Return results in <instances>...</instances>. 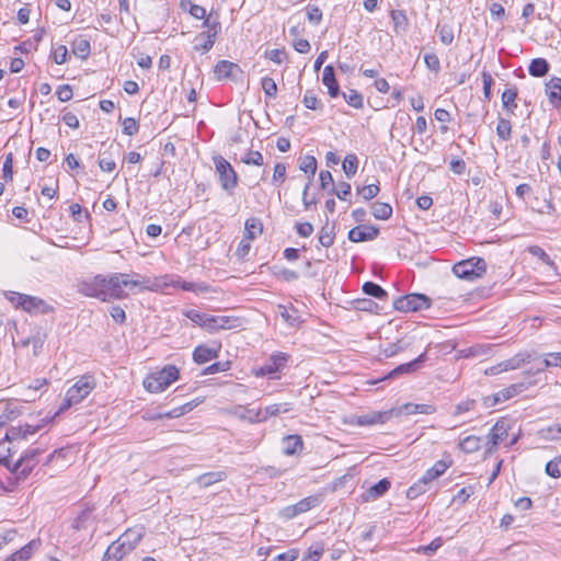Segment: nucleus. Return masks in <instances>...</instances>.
Listing matches in <instances>:
<instances>
[{
  "mask_svg": "<svg viewBox=\"0 0 561 561\" xmlns=\"http://www.w3.org/2000/svg\"><path fill=\"white\" fill-rule=\"evenodd\" d=\"M410 345L411 343L409 341L400 339L394 343H389L385 348H382V354L386 357L390 358L398 355L401 352H404L405 350L409 348Z\"/></svg>",
  "mask_w": 561,
  "mask_h": 561,
  "instance_id": "36",
  "label": "nucleus"
},
{
  "mask_svg": "<svg viewBox=\"0 0 561 561\" xmlns=\"http://www.w3.org/2000/svg\"><path fill=\"white\" fill-rule=\"evenodd\" d=\"M390 486H391V483L387 478L381 479L377 483H375L374 485H371L369 488L367 493L364 495V499L366 501L377 500V499L381 497L386 492H388Z\"/></svg>",
  "mask_w": 561,
  "mask_h": 561,
  "instance_id": "27",
  "label": "nucleus"
},
{
  "mask_svg": "<svg viewBox=\"0 0 561 561\" xmlns=\"http://www.w3.org/2000/svg\"><path fill=\"white\" fill-rule=\"evenodd\" d=\"M546 93L553 106L561 107V78H551L546 83Z\"/></svg>",
  "mask_w": 561,
  "mask_h": 561,
  "instance_id": "25",
  "label": "nucleus"
},
{
  "mask_svg": "<svg viewBox=\"0 0 561 561\" xmlns=\"http://www.w3.org/2000/svg\"><path fill=\"white\" fill-rule=\"evenodd\" d=\"M261 87L268 98H275L277 94V84L271 77H263L261 80Z\"/></svg>",
  "mask_w": 561,
  "mask_h": 561,
  "instance_id": "54",
  "label": "nucleus"
},
{
  "mask_svg": "<svg viewBox=\"0 0 561 561\" xmlns=\"http://www.w3.org/2000/svg\"><path fill=\"white\" fill-rule=\"evenodd\" d=\"M206 31L198 33L194 38V49L202 53L209 51L215 42L217 35L221 31V23L218 18H214L211 14L203 22L202 25Z\"/></svg>",
  "mask_w": 561,
  "mask_h": 561,
  "instance_id": "4",
  "label": "nucleus"
},
{
  "mask_svg": "<svg viewBox=\"0 0 561 561\" xmlns=\"http://www.w3.org/2000/svg\"><path fill=\"white\" fill-rule=\"evenodd\" d=\"M289 355L283 352L272 354L266 362L260 366L254 367L252 373L255 377H267L268 379H279L280 373L287 366Z\"/></svg>",
  "mask_w": 561,
  "mask_h": 561,
  "instance_id": "6",
  "label": "nucleus"
},
{
  "mask_svg": "<svg viewBox=\"0 0 561 561\" xmlns=\"http://www.w3.org/2000/svg\"><path fill=\"white\" fill-rule=\"evenodd\" d=\"M302 103L307 108H310L313 111L323 108V104L321 103V101L316 96V94L311 90L306 91L304 99H302Z\"/></svg>",
  "mask_w": 561,
  "mask_h": 561,
  "instance_id": "50",
  "label": "nucleus"
},
{
  "mask_svg": "<svg viewBox=\"0 0 561 561\" xmlns=\"http://www.w3.org/2000/svg\"><path fill=\"white\" fill-rule=\"evenodd\" d=\"M226 478V473L222 471L207 472L197 477L196 482L202 488L210 486L211 484L222 481Z\"/></svg>",
  "mask_w": 561,
  "mask_h": 561,
  "instance_id": "37",
  "label": "nucleus"
},
{
  "mask_svg": "<svg viewBox=\"0 0 561 561\" xmlns=\"http://www.w3.org/2000/svg\"><path fill=\"white\" fill-rule=\"evenodd\" d=\"M373 216L379 220H387L392 215V207L387 203L376 202L371 206Z\"/></svg>",
  "mask_w": 561,
  "mask_h": 561,
  "instance_id": "43",
  "label": "nucleus"
},
{
  "mask_svg": "<svg viewBox=\"0 0 561 561\" xmlns=\"http://www.w3.org/2000/svg\"><path fill=\"white\" fill-rule=\"evenodd\" d=\"M302 448V439L299 435H288L283 438V453L293 456Z\"/></svg>",
  "mask_w": 561,
  "mask_h": 561,
  "instance_id": "28",
  "label": "nucleus"
},
{
  "mask_svg": "<svg viewBox=\"0 0 561 561\" xmlns=\"http://www.w3.org/2000/svg\"><path fill=\"white\" fill-rule=\"evenodd\" d=\"M139 125L133 117H127L123 121V133L127 136H134L138 133Z\"/></svg>",
  "mask_w": 561,
  "mask_h": 561,
  "instance_id": "64",
  "label": "nucleus"
},
{
  "mask_svg": "<svg viewBox=\"0 0 561 561\" xmlns=\"http://www.w3.org/2000/svg\"><path fill=\"white\" fill-rule=\"evenodd\" d=\"M167 286L161 278H149L140 274L113 273L108 277L104 276V291L106 301L111 299H123L127 296L124 287L140 290L158 291Z\"/></svg>",
  "mask_w": 561,
  "mask_h": 561,
  "instance_id": "1",
  "label": "nucleus"
},
{
  "mask_svg": "<svg viewBox=\"0 0 561 561\" xmlns=\"http://www.w3.org/2000/svg\"><path fill=\"white\" fill-rule=\"evenodd\" d=\"M545 471L551 478L561 477V457L548 461Z\"/></svg>",
  "mask_w": 561,
  "mask_h": 561,
  "instance_id": "56",
  "label": "nucleus"
},
{
  "mask_svg": "<svg viewBox=\"0 0 561 561\" xmlns=\"http://www.w3.org/2000/svg\"><path fill=\"white\" fill-rule=\"evenodd\" d=\"M508 423H494L489 434L485 436V453L492 454L500 443L508 436Z\"/></svg>",
  "mask_w": 561,
  "mask_h": 561,
  "instance_id": "12",
  "label": "nucleus"
},
{
  "mask_svg": "<svg viewBox=\"0 0 561 561\" xmlns=\"http://www.w3.org/2000/svg\"><path fill=\"white\" fill-rule=\"evenodd\" d=\"M323 552V545L317 542L309 548L308 553L304 557L302 561H319Z\"/></svg>",
  "mask_w": 561,
  "mask_h": 561,
  "instance_id": "57",
  "label": "nucleus"
},
{
  "mask_svg": "<svg viewBox=\"0 0 561 561\" xmlns=\"http://www.w3.org/2000/svg\"><path fill=\"white\" fill-rule=\"evenodd\" d=\"M322 83L328 88V93L331 98H336L340 94V85L336 81L333 66L328 65L324 67Z\"/></svg>",
  "mask_w": 561,
  "mask_h": 561,
  "instance_id": "24",
  "label": "nucleus"
},
{
  "mask_svg": "<svg viewBox=\"0 0 561 561\" xmlns=\"http://www.w3.org/2000/svg\"><path fill=\"white\" fill-rule=\"evenodd\" d=\"M380 188L377 184H368L360 188H358V194L365 199L370 201L376 197L379 193Z\"/></svg>",
  "mask_w": 561,
  "mask_h": 561,
  "instance_id": "58",
  "label": "nucleus"
},
{
  "mask_svg": "<svg viewBox=\"0 0 561 561\" xmlns=\"http://www.w3.org/2000/svg\"><path fill=\"white\" fill-rule=\"evenodd\" d=\"M299 169L305 173H310L312 176L317 171V160L313 156H305L300 159Z\"/></svg>",
  "mask_w": 561,
  "mask_h": 561,
  "instance_id": "53",
  "label": "nucleus"
},
{
  "mask_svg": "<svg viewBox=\"0 0 561 561\" xmlns=\"http://www.w3.org/2000/svg\"><path fill=\"white\" fill-rule=\"evenodd\" d=\"M202 401L199 399H194L190 402H186L182 405L175 407L172 410H170L165 415L171 419H178L183 415H185L187 412L192 411L194 408H196Z\"/></svg>",
  "mask_w": 561,
  "mask_h": 561,
  "instance_id": "40",
  "label": "nucleus"
},
{
  "mask_svg": "<svg viewBox=\"0 0 561 561\" xmlns=\"http://www.w3.org/2000/svg\"><path fill=\"white\" fill-rule=\"evenodd\" d=\"M278 313L291 327L298 323V317L295 314V309H288L286 306H278Z\"/></svg>",
  "mask_w": 561,
  "mask_h": 561,
  "instance_id": "55",
  "label": "nucleus"
},
{
  "mask_svg": "<svg viewBox=\"0 0 561 561\" xmlns=\"http://www.w3.org/2000/svg\"><path fill=\"white\" fill-rule=\"evenodd\" d=\"M19 298L22 299L21 309L28 313H47L49 311V307L47 306V304L36 296L24 294V297Z\"/></svg>",
  "mask_w": 561,
  "mask_h": 561,
  "instance_id": "17",
  "label": "nucleus"
},
{
  "mask_svg": "<svg viewBox=\"0 0 561 561\" xmlns=\"http://www.w3.org/2000/svg\"><path fill=\"white\" fill-rule=\"evenodd\" d=\"M42 426H31L28 423L24 425L20 424L18 427H11L4 436V440L12 443L13 440H18L20 438L26 439L28 434H34Z\"/></svg>",
  "mask_w": 561,
  "mask_h": 561,
  "instance_id": "22",
  "label": "nucleus"
},
{
  "mask_svg": "<svg viewBox=\"0 0 561 561\" xmlns=\"http://www.w3.org/2000/svg\"><path fill=\"white\" fill-rule=\"evenodd\" d=\"M263 231V226L260 219L250 218L245 221L244 225V237L249 240H254L257 236H260Z\"/></svg>",
  "mask_w": 561,
  "mask_h": 561,
  "instance_id": "35",
  "label": "nucleus"
},
{
  "mask_svg": "<svg viewBox=\"0 0 561 561\" xmlns=\"http://www.w3.org/2000/svg\"><path fill=\"white\" fill-rule=\"evenodd\" d=\"M512 125L511 122L506 118H499L496 125V135L500 139L506 141L511 138Z\"/></svg>",
  "mask_w": 561,
  "mask_h": 561,
  "instance_id": "48",
  "label": "nucleus"
},
{
  "mask_svg": "<svg viewBox=\"0 0 561 561\" xmlns=\"http://www.w3.org/2000/svg\"><path fill=\"white\" fill-rule=\"evenodd\" d=\"M72 53L80 59H87L91 53L90 42L84 36H77L71 43Z\"/></svg>",
  "mask_w": 561,
  "mask_h": 561,
  "instance_id": "26",
  "label": "nucleus"
},
{
  "mask_svg": "<svg viewBox=\"0 0 561 561\" xmlns=\"http://www.w3.org/2000/svg\"><path fill=\"white\" fill-rule=\"evenodd\" d=\"M550 69L549 62L545 58H535L530 61L528 71L533 77H543Z\"/></svg>",
  "mask_w": 561,
  "mask_h": 561,
  "instance_id": "32",
  "label": "nucleus"
},
{
  "mask_svg": "<svg viewBox=\"0 0 561 561\" xmlns=\"http://www.w3.org/2000/svg\"><path fill=\"white\" fill-rule=\"evenodd\" d=\"M443 539L440 537H437L428 545L420 547L417 551L426 556H432L443 546Z\"/></svg>",
  "mask_w": 561,
  "mask_h": 561,
  "instance_id": "62",
  "label": "nucleus"
},
{
  "mask_svg": "<svg viewBox=\"0 0 561 561\" xmlns=\"http://www.w3.org/2000/svg\"><path fill=\"white\" fill-rule=\"evenodd\" d=\"M435 407L432 404H417V403H404L400 407L392 408L390 410L379 412V419H400L407 417L412 414H426L430 415L435 412Z\"/></svg>",
  "mask_w": 561,
  "mask_h": 561,
  "instance_id": "8",
  "label": "nucleus"
},
{
  "mask_svg": "<svg viewBox=\"0 0 561 561\" xmlns=\"http://www.w3.org/2000/svg\"><path fill=\"white\" fill-rule=\"evenodd\" d=\"M308 21L314 25L320 24L322 21V11L317 5H307L306 8Z\"/></svg>",
  "mask_w": 561,
  "mask_h": 561,
  "instance_id": "59",
  "label": "nucleus"
},
{
  "mask_svg": "<svg viewBox=\"0 0 561 561\" xmlns=\"http://www.w3.org/2000/svg\"><path fill=\"white\" fill-rule=\"evenodd\" d=\"M525 389H526L525 383L519 382V383L511 385L505 389H502L501 391H499V396H502L503 400L506 401V400L517 396L518 393L523 392Z\"/></svg>",
  "mask_w": 561,
  "mask_h": 561,
  "instance_id": "51",
  "label": "nucleus"
},
{
  "mask_svg": "<svg viewBox=\"0 0 561 561\" xmlns=\"http://www.w3.org/2000/svg\"><path fill=\"white\" fill-rule=\"evenodd\" d=\"M448 468V465L443 461L438 460L434 463V466L425 471V473L422 476V482L423 483H431L438 477H440Z\"/></svg>",
  "mask_w": 561,
  "mask_h": 561,
  "instance_id": "31",
  "label": "nucleus"
},
{
  "mask_svg": "<svg viewBox=\"0 0 561 561\" xmlns=\"http://www.w3.org/2000/svg\"><path fill=\"white\" fill-rule=\"evenodd\" d=\"M343 98L346 101V103L354 108H362L364 105L363 96L356 90H350L348 92H344Z\"/></svg>",
  "mask_w": 561,
  "mask_h": 561,
  "instance_id": "49",
  "label": "nucleus"
},
{
  "mask_svg": "<svg viewBox=\"0 0 561 561\" xmlns=\"http://www.w3.org/2000/svg\"><path fill=\"white\" fill-rule=\"evenodd\" d=\"M530 359H531V355L530 354H528V353H518L515 356H513V357H511V358H508L506 360H503L501 363V366H503L502 369H504L505 371L514 370V369L519 368L525 363H530Z\"/></svg>",
  "mask_w": 561,
  "mask_h": 561,
  "instance_id": "30",
  "label": "nucleus"
},
{
  "mask_svg": "<svg viewBox=\"0 0 561 561\" xmlns=\"http://www.w3.org/2000/svg\"><path fill=\"white\" fill-rule=\"evenodd\" d=\"M486 271V263L483 259L472 257L456 263L453 273L461 279L472 280L480 277Z\"/></svg>",
  "mask_w": 561,
  "mask_h": 561,
  "instance_id": "7",
  "label": "nucleus"
},
{
  "mask_svg": "<svg viewBox=\"0 0 561 561\" xmlns=\"http://www.w3.org/2000/svg\"><path fill=\"white\" fill-rule=\"evenodd\" d=\"M130 551V546L122 543L117 539L107 547L103 556V561H121L123 557Z\"/></svg>",
  "mask_w": 561,
  "mask_h": 561,
  "instance_id": "19",
  "label": "nucleus"
},
{
  "mask_svg": "<svg viewBox=\"0 0 561 561\" xmlns=\"http://www.w3.org/2000/svg\"><path fill=\"white\" fill-rule=\"evenodd\" d=\"M322 502V496L319 494L307 496L300 501H298L295 506L300 514L306 513L310 511L311 508H314L319 506Z\"/></svg>",
  "mask_w": 561,
  "mask_h": 561,
  "instance_id": "34",
  "label": "nucleus"
},
{
  "mask_svg": "<svg viewBox=\"0 0 561 561\" xmlns=\"http://www.w3.org/2000/svg\"><path fill=\"white\" fill-rule=\"evenodd\" d=\"M379 234V229L375 226H357L348 231V240L351 242H365L376 239Z\"/></svg>",
  "mask_w": 561,
  "mask_h": 561,
  "instance_id": "16",
  "label": "nucleus"
},
{
  "mask_svg": "<svg viewBox=\"0 0 561 561\" xmlns=\"http://www.w3.org/2000/svg\"><path fill=\"white\" fill-rule=\"evenodd\" d=\"M437 33L444 45H450L454 41V30L448 24L437 25Z\"/></svg>",
  "mask_w": 561,
  "mask_h": 561,
  "instance_id": "52",
  "label": "nucleus"
},
{
  "mask_svg": "<svg viewBox=\"0 0 561 561\" xmlns=\"http://www.w3.org/2000/svg\"><path fill=\"white\" fill-rule=\"evenodd\" d=\"M482 446H485V437H479L474 435H470L459 443L460 449L465 453H474Z\"/></svg>",
  "mask_w": 561,
  "mask_h": 561,
  "instance_id": "29",
  "label": "nucleus"
},
{
  "mask_svg": "<svg viewBox=\"0 0 561 561\" xmlns=\"http://www.w3.org/2000/svg\"><path fill=\"white\" fill-rule=\"evenodd\" d=\"M288 411L289 408L287 403L272 404L266 407L264 410L248 409L247 412L249 415H242L241 417L247 419L248 421H253L254 419H257V421H265L268 417H276Z\"/></svg>",
  "mask_w": 561,
  "mask_h": 561,
  "instance_id": "11",
  "label": "nucleus"
},
{
  "mask_svg": "<svg viewBox=\"0 0 561 561\" xmlns=\"http://www.w3.org/2000/svg\"><path fill=\"white\" fill-rule=\"evenodd\" d=\"M357 168H358L357 156L354 153L346 154V157L344 158L343 163H342V169H343L346 178L352 179L356 174Z\"/></svg>",
  "mask_w": 561,
  "mask_h": 561,
  "instance_id": "42",
  "label": "nucleus"
},
{
  "mask_svg": "<svg viewBox=\"0 0 561 561\" xmlns=\"http://www.w3.org/2000/svg\"><path fill=\"white\" fill-rule=\"evenodd\" d=\"M516 98H517V89L516 88H510L506 89L502 93V105L503 108L506 110L508 113H514V110L517 107L516 104Z\"/></svg>",
  "mask_w": 561,
  "mask_h": 561,
  "instance_id": "41",
  "label": "nucleus"
},
{
  "mask_svg": "<svg viewBox=\"0 0 561 561\" xmlns=\"http://www.w3.org/2000/svg\"><path fill=\"white\" fill-rule=\"evenodd\" d=\"M79 290L85 296L95 297L106 301L104 291V276L98 275L94 278L82 282L79 285Z\"/></svg>",
  "mask_w": 561,
  "mask_h": 561,
  "instance_id": "13",
  "label": "nucleus"
},
{
  "mask_svg": "<svg viewBox=\"0 0 561 561\" xmlns=\"http://www.w3.org/2000/svg\"><path fill=\"white\" fill-rule=\"evenodd\" d=\"M183 314L190 319L194 324L199 325L207 330L208 317L209 314L203 313L195 309H190L183 312Z\"/></svg>",
  "mask_w": 561,
  "mask_h": 561,
  "instance_id": "44",
  "label": "nucleus"
},
{
  "mask_svg": "<svg viewBox=\"0 0 561 561\" xmlns=\"http://www.w3.org/2000/svg\"><path fill=\"white\" fill-rule=\"evenodd\" d=\"M428 483H423L422 482V478L416 482L414 483L412 486H410L407 491V496L408 499L410 500H414L416 499L419 495L423 494L424 492H426V486H427Z\"/></svg>",
  "mask_w": 561,
  "mask_h": 561,
  "instance_id": "60",
  "label": "nucleus"
},
{
  "mask_svg": "<svg viewBox=\"0 0 561 561\" xmlns=\"http://www.w3.org/2000/svg\"><path fill=\"white\" fill-rule=\"evenodd\" d=\"M551 367H561V353L545 354V358L527 370L526 374H538Z\"/></svg>",
  "mask_w": 561,
  "mask_h": 561,
  "instance_id": "20",
  "label": "nucleus"
},
{
  "mask_svg": "<svg viewBox=\"0 0 561 561\" xmlns=\"http://www.w3.org/2000/svg\"><path fill=\"white\" fill-rule=\"evenodd\" d=\"M39 454L38 448L31 449L13 463L12 470L18 474V479H27L32 470L38 463Z\"/></svg>",
  "mask_w": 561,
  "mask_h": 561,
  "instance_id": "10",
  "label": "nucleus"
},
{
  "mask_svg": "<svg viewBox=\"0 0 561 561\" xmlns=\"http://www.w3.org/2000/svg\"><path fill=\"white\" fill-rule=\"evenodd\" d=\"M428 483H423L422 482V478L416 482L414 483L412 486H410L407 491V496L408 499L410 500H414L416 499L419 495L423 494L424 492H426V486H427Z\"/></svg>",
  "mask_w": 561,
  "mask_h": 561,
  "instance_id": "61",
  "label": "nucleus"
},
{
  "mask_svg": "<svg viewBox=\"0 0 561 561\" xmlns=\"http://www.w3.org/2000/svg\"><path fill=\"white\" fill-rule=\"evenodd\" d=\"M213 162L221 188L228 194H232L239 183L236 170L231 163L220 154L214 156Z\"/></svg>",
  "mask_w": 561,
  "mask_h": 561,
  "instance_id": "5",
  "label": "nucleus"
},
{
  "mask_svg": "<svg viewBox=\"0 0 561 561\" xmlns=\"http://www.w3.org/2000/svg\"><path fill=\"white\" fill-rule=\"evenodd\" d=\"M539 438L543 440L561 439V423L550 424L537 432Z\"/></svg>",
  "mask_w": 561,
  "mask_h": 561,
  "instance_id": "33",
  "label": "nucleus"
},
{
  "mask_svg": "<svg viewBox=\"0 0 561 561\" xmlns=\"http://www.w3.org/2000/svg\"><path fill=\"white\" fill-rule=\"evenodd\" d=\"M95 518L93 516V508L87 507L82 510L72 522V528L76 530H87L94 527Z\"/></svg>",
  "mask_w": 561,
  "mask_h": 561,
  "instance_id": "21",
  "label": "nucleus"
},
{
  "mask_svg": "<svg viewBox=\"0 0 561 561\" xmlns=\"http://www.w3.org/2000/svg\"><path fill=\"white\" fill-rule=\"evenodd\" d=\"M426 359H427V355H426V352H424L421 355H419L415 359H413L409 363L401 364V365L397 366L396 368H393L392 370H390L383 377V379H393L401 375H409V374L415 373L416 370L420 369L421 365Z\"/></svg>",
  "mask_w": 561,
  "mask_h": 561,
  "instance_id": "14",
  "label": "nucleus"
},
{
  "mask_svg": "<svg viewBox=\"0 0 561 561\" xmlns=\"http://www.w3.org/2000/svg\"><path fill=\"white\" fill-rule=\"evenodd\" d=\"M431 299L423 294H410L394 299L393 307L398 311H420L428 309Z\"/></svg>",
  "mask_w": 561,
  "mask_h": 561,
  "instance_id": "9",
  "label": "nucleus"
},
{
  "mask_svg": "<svg viewBox=\"0 0 561 561\" xmlns=\"http://www.w3.org/2000/svg\"><path fill=\"white\" fill-rule=\"evenodd\" d=\"M95 388V381L93 376L84 375L81 376L75 385H72L66 392L62 402L57 411L62 412L73 404L81 402L84 398H87L91 391Z\"/></svg>",
  "mask_w": 561,
  "mask_h": 561,
  "instance_id": "2",
  "label": "nucleus"
},
{
  "mask_svg": "<svg viewBox=\"0 0 561 561\" xmlns=\"http://www.w3.org/2000/svg\"><path fill=\"white\" fill-rule=\"evenodd\" d=\"M144 536L142 529H127L118 540L122 543L130 546V550L135 548V546L141 540Z\"/></svg>",
  "mask_w": 561,
  "mask_h": 561,
  "instance_id": "39",
  "label": "nucleus"
},
{
  "mask_svg": "<svg viewBox=\"0 0 561 561\" xmlns=\"http://www.w3.org/2000/svg\"><path fill=\"white\" fill-rule=\"evenodd\" d=\"M362 288L364 294L379 300H386L388 297V293L380 285L374 282H365Z\"/></svg>",
  "mask_w": 561,
  "mask_h": 561,
  "instance_id": "38",
  "label": "nucleus"
},
{
  "mask_svg": "<svg viewBox=\"0 0 561 561\" xmlns=\"http://www.w3.org/2000/svg\"><path fill=\"white\" fill-rule=\"evenodd\" d=\"M220 351V346L217 348L209 347L207 345H198L195 347L193 352V359L197 364H205L211 359L218 357V353Z\"/></svg>",
  "mask_w": 561,
  "mask_h": 561,
  "instance_id": "23",
  "label": "nucleus"
},
{
  "mask_svg": "<svg viewBox=\"0 0 561 561\" xmlns=\"http://www.w3.org/2000/svg\"><path fill=\"white\" fill-rule=\"evenodd\" d=\"M39 539L31 540L28 543L18 550L16 553L22 561H27L32 557L33 552L39 548Z\"/></svg>",
  "mask_w": 561,
  "mask_h": 561,
  "instance_id": "46",
  "label": "nucleus"
},
{
  "mask_svg": "<svg viewBox=\"0 0 561 561\" xmlns=\"http://www.w3.org/2000/svg\"><path fill=\"white\" fill-rule=\"evenodd\" d=\"M334 238H335L334 226H329L328 224H325L321 228L320 233H319L320 244L325 248H329L334 243Z\"/></svg>",
  "mask_w": 561,
  "mask_h": 561,
  "instance_id": "45",
  "label": "nucleus"
},
{
  "mask_svg": "<svg viewBox=\"0 0 561 561\" xmlns=\"http://www.w3.org/2000/svg\"><path fill=\"white\" fill-rule=\"evenodd\" d=\"M242 162L245 164L262 165L263 156L260 151H248L242 158Z\"/></svg>",
  "mask_w": 561,
  "mask_h": 561,
  "instance_id": "63",
  "label": "nucleus"
},
{
  "mask_svg": "<svg viewBox=\"0 0 561 561\" xmlns=\"http://www.w3.org/2000/svg\"><path fill=\"white\" fill-rule=\"evenodd\" d=\"M39 539L31 540L28 543L18 550L16 553L22 561H27L32 557L33 552L39 548Z\"/></svg>",
  "mask_w": 561,
  "mask_h": 561,
  "instance_id": "47",
  "label": "nucleus"
},
{
  "mask_svg": "<svg viewBox=\"0 0 561 561\" xmlns=\"http://www.w3.org/2000/svg\"><path fill=\"white\" fill-rule=\"evenodd\" d=\"M240 325L239 318L228 316H211L208 317L207 331L213 333L219 330H230Z\"/></svg>",
  "mask_w": 561,
  "mask_h": 561,
  "instance_id": "15",
  "label": "nucleus"
},
{
  "mask_svg": "<svg viewBox=\"0 0 561 561\" xmlns=\"http://www.w3.org/2000/svg\"><path fill=\"white\" fill-rule=\"evenodd\" d=\"M215 76L218 80L234 78L237 73L241 72L240 67L229 60H219L214 69Z\"/></svg>",
  "mask_w": 561,
  "mask_h": 561,
  "instance_id": "18",
  "label": "nucleus"
},
{
  "mask_svg": "<svg viewBox=\"0 0 561 561\" xmlns=\"http://www.w3.org/2000/svg\"><path fill=\"white\" fill-rule=\"evenodd\" d=\"M179 375L180 371L174 365H167L162 369L149 374L142 383L147 391L158 393L174 382Z\"/></svg>",
  "mask_w": 561,
  "mask_h": 561,
  "instance_id": "3",
  "label": "nucleus"
}]
</instances>
